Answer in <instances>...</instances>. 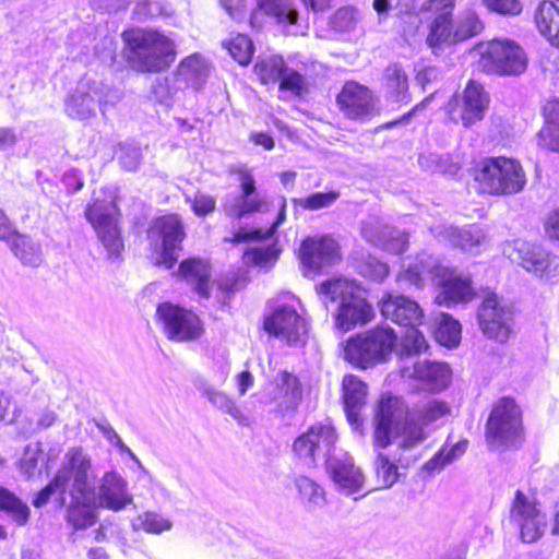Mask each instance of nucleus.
<instances>
[{
  "instance_id": "nucleus-9",
  "label": "nucleus",
  "mask_w": 559,
  "mask_h": 559,
  "mask_svg": "<svg viewBox=\"0 0 559 559\" xmlns=\"http://www.w3.org/2000/svg\"><path fill=\"white\" fill-rule=\"evenodd\" d=\"M104 199H93L87 203L84 216L106 251L109 260L121 258L124 251V239L121 226L120 210Z\"/></svg>"
},
{
  "instance_id": "nucleus-64",
  "label": "nucleus",
  "mask_w": 559,
  "mask_h": 559,
  "mask_svg": "<svg viewBox=\"0 0 559 559\" xmlns=\"http://www.w3.org/2000/svg\"><path fill=\"white\" fill-rule=\"evenodd\" d=\"M372 8L380 21L386 20L392 9L391 0H373Z\"/></svg>"
},
{
  "instance_id": "nucleus-41",
  "label": "nucleus",
  "mask_w": 559,
  "mask_h": 559,
  "mask_svg": "<svg viewBox=\"0 0 559 559\" xmlns=\"http://www.w3.org/2000/svg\"><path fill=\"white\" fill-rule=\"evenodd\" d=\"M170 16L166 5L159 0H139L132 10V20L146 23Z\"/></svg>"
},
{
  "instance_id": "nucleus-48",
  "label": "nucleus",
  "mask_w": 559,
  "mask_h": 559,
  "mask_svg": "<svg viewBox=\"0 0 559 559\" xmlns=\"http://www.w3.org/2000/svg\"><path fill=\"white\" fill-rule=\"evenodd\" d=\"M402 440L399 443V449L405 450L414 447L426 439V432L423 426L414 420L404 423L401 429Z\"/></svg>"
},
{
  "instance_id": "nucleus-40",
  "label": "nucleus",
  "mask_w": 559,
  "mask_h": 559,
  "mask_svg": "<svg viewBox=\"0 0 559 559\" xmlns=\"http://www.w3.org/2000/svg\"><path fill=\"white\" fill-rule=\"evenodd\" d=\"M462 334L461 323L449 313H441L436 329L437 341L449 348L460 344Z\"/></svg>"
},
{
  "instance_id": "nucleus-16",
  "label": "nucleus",
  "mask_w": 559,
  "mask_h": 559,
  "mask_svg": "<svg viewBox=\"0 0 559 559\" xmlns=\"http://www.w3.org/2000/svg\"><path fill=\"white\" fill-rule=\"evenodd\" d=\"M481 301L477 308V320L483 333L498 343H506L511 335L510 310L502 298L489 287L480 289Z\"/></svg>"
},
{
  "instance_id": "nucleus-6",
  "label": "nucleus",
  "mask_w": 559,
  "mask_h": 559,
  "mask_svg": "<svg viewBox=\"0 0 559 559\" xmlns=\"http://www.w3.org/2000/svg\"><path fill=\"white\" fill-rule=\"evenodd\" d=\"M474 180L489 195H511L526 185V174L521 162L513 157H485L473 168Z\"/></svg>"
},
{
  "instance_id": "nucleus-19",
  "label": "nucleus",
  "mask_w": 559,
  "mask_h": 559,
  "mask_svg": "<svg viewBox=\"0 0 559 559\" xmlns=\"http://www.w3.org/2000/svg\"><path fill=\"white\" fill-rule=\"evenodd\" d=\"M455 7L456 0L424 1L421 11L432 15L426 36V44L431 49L441 48L445 44H454Z\"/></svg>"
},
{
  "instance_id": "nucleus-23",
  "label": "nucleus",
  "mask_w": 559,
  "mask_h": 559,
  "mask_svg": "<svg viewBox=\"0 0 559 559\" xmlns=\"http://www.w3.org/2000/svg\"><path fill=\"white\" fill-rule=\"evenodd\" d=\"M341 390L346 419L354 430L361 432L364 420L360 412L366 405L368 384L358 376L347 373L342 379Z\"/></svg>"
},
{
  "instance_id": "nucleus-38",
  "label": "nucleus",
  "mask_w": 559,
  "mask_h": 559,
  "mask_svg": "<svg viewBox=\"0 0 559 559\" xmlns=\"http://www.w3.org/2000/svg\"><path fill=\"white\" fill-rule=\"evenodd\" d=\"M276 84L280 92L295 98H304L309 93V83L306 75L288 66Z\"/></svg>"
},
{
  "instance_id": "nucleus-3",
  "label": "nucleus",
  "mask_w": 559,
  "mask_h": 559,
  "mask_svg": "<svg viewBox=\"0 0 559 559\" xmlns=\"http://www.w3.org/2000/svg\"><path fill=\"white\" fill-rule=\"evenodd\" d=\"M317 293L338 301L334 316V326L342 332H349L364 326L376 318L371 302L365 296L362 286L346 277H333L321 282Z\"/></svg>"
},
{
  "instance_id": "nucleus-55",
  "label": "nucleus",
  "mask_w": 559,
  "mask_h": 559,
  "mask_svg": "<svg viewBox=\"0 0 559 559\" xmlns=\"http://www.w3.org/2000/svg\"><path fill=\"white\" fill-rule=\"evenodd\" d=\"M212 402L214 404H217L222 411L229 414L235 419H237V420L243 419V415H242L240 408L238 407L236 402L233 399H230L228 395L221 393V392H216V393H214V395L212 397Z\"/></svg>"
},
{
  "instance_id": "nucleus-35",
  "label": "nucleus",
  "mask_w": 559,
  "mask_h": 559,
  "mask_svg": "<svg viewBox=\"0 0 559 559\" xmlns=\"http://www.w3.org/2000/svg\"><path fill=\"white\" fill-rule=\"evenodd\" d=\"M0 511L11 516L17 526H25L31 519V509L15 492L0 486Z\"/></svg>"
},
{
  "instance_id": "nucleus-63",
  "label": "nucleus",
  "mask_w": 559,
  "mask_h": 559,
  "mask_svg": "<svg viewBox=\"0 0 559 559\" xmlns=\"http://www.w3.org/2000/svg\"><path fill=\"white\" fill-rule=\"evenodd\" d=\"M478 243L479 240L475 239L473 235L467 230L460 231L456 236V246L462 250H469Z\"/></svg>"
},
{
  "instance_id": "nucleus-1",
  "label": "nucleus",
  "mask_w": 559,
  "mask_h": 559,
  "mask_svg": "<svg viewBox=\"0 0 559 559\" xmlns=\"http://www.w3.org/2000/svg\"><path fill=\"white\" fill-rule=\"evenodd\" d=\"M91 457L81 447H72L49 483L33 498L35 508L47 504L53 493L67 506L66 521L73 531H84L98 520L95 488L90 481Z\"/></svg>"
},
{
  "instance_id": "nucleus-58",
  "label": "nucleus",
  "mask_w": 559,
  "mask_h": 559,
  "mask_svg": "<svg viewBox=\"0 0 559 559\" xmlns=\"http://www.w3.org/2000/svg\"><path fill=\"white\" fill-rule=\"evenodd\" d=\"M546 236L559 242V209L552 210L544 221Z\"/></svg>"
},
{
  "instance_id": "nucleus-49",
  "label": "nucleus",
  "mask_w": 559,
  "mask_h": 559,
  "mask_svg": "<svg viewBox=\"0 0 559 559\" xmlns=\"http://www.w3.org/2000/svg\"><path fill=\"white\" fill-rule=\"evenodd\" d=\"M481 3L489 12L502 16H518L523 11L521 0H481Z\"/></svg>"
},
{
  "instance_id": "nucleus-62",
  "label": "nucleus",
  "mask_w": 559,
  "mask_h": 559,
  "mask_svg": "<svg viewBox=\"0 0 559 559\" xmlns=\"http://www.w3.org/2000/svg\"><path fill=\"white\" fill-rule=\"evenodd\" d=\"M250 141L254 145L262 146L266 151H272L275 147L274 139L266 132L251 133Z\"/></svg>"
},
{
  "instance_id": "nucleus-59",
  "label": "nucleus",
  "mask_w": 559,
  "mask_h": 559,
  "mask_svg": "<svg viewBox=\"0 0 559 559\" xmlns=\"http://www.w3.org/2000/svg\"><path fill=\"white\" fill-rule=\"evenodd\" d=\"M447 466L444 460L440 456L439 452L435 453L433 456L428 460L423 466L421 472L426 476L433 475L441 472Z\"/></svg>"
},
{
  "instance_id": "nucleus-14",
  "label": "nucleus",
  "mask_w": 559,
  "mask_h": 559,
  "mask_svg": "<svg viewBox=\"0 0 559 559\" xmlns=\"http://www.w3.org/2000/svg\"><path fill=\"white\" fill-rule=\"evenodd\" d=\"M337 440L338 435L332 424L314 423L293 441L292 453L297 462L314 467L317 457L332 452Z\"/></svg>"
},
{
  "instance_id": "nucleus-37",
  "label": "nucleus",
  "mask_w": 559,
  "mask_h": 559,
  "mask_svg": "<svg viewBox=\"0 0 559 559\" xmlns=\"http://www.w3.org/2000/svg\"><path fill=\"white\" fill-rule=\"evenodd\" d=\"M298 498L309 509L322 507L326 502L322 487L308 476H299L295 479Z\"/></svg>"
},
{
  "instance_id": "nucleus-56",
  "label": "nucleus",
  "mask_w": 559,
  "mask_h": 559,
  "mask_svg": "<svg viewBox=\"0 0 559 559\" xmlns=\"http://www.w3.org/2000/svg\"><path fill=\"white\" fill-rule=\"evenodd\" d=\"M21 233L14 223L9 218L7 213L0 209V240L9 245Z\"/></svg>"
},
{
  "instance_id": "nucleus-2",
  "label": "nucleus",
  "mask_w": 559,
  "mask_h": 559,
  "mask_svg": "<svg viewBox=\"0 0 559 559\" xmlns=\"http://www.w3.org/2000/svg\"><path fill=\"white\" fill-rule=\"evenodd\" d=\"M121 39L123 58L138 73L165 72L178 56L175 40L158 28L128 27Z\"/></svg>"
},
{
  "instance_id": "nucleus-18",
  "label": "nucleus",
  "mask_w": 559,
  "mask_h": 559,
  "mask_svg": "<svg viewBox=\"0 0 559 559\" xmlns=\"http://www.w3.org/2000/svg\"><path fill=\"white\" fill-rule=\"evenodd\" d=\"M230 174L240 180V193L223 203L222 210L226 217L239 221L246 216L261 213L266 206V200L258 193L257 180L245 166L234 167Z\"/></svg>"
},
{
  "instance_id": "nucleus-17",
  "label": "nucleus",
  "mask_w": 559,
  "mask_h": 559,
  "mask_svg": "<svg viewBox=\"0 0 559 559\" xmlns=\"http://www.w3.org/2000/svg\"><path fill=\"white\" fill-rule=\"evenodd\" d=\"M539 502L534 492L518 489L510 506V520L520 530L524 543H534L543 535L546 515L538 508Z\"/></svg>"
},
{
  "instance_id": "nucleus-51",
  "label": "nucleus",
  "mask_w": 559,
  "mask_h": 559,
  "mask_svg": "<svg viewBox=\"0 0 559 559\" xmlns=\"http://www.w3.org/2000/svg\"><path fill=\"white\" fill-rule=\"evenodd\" d=\"M177 72L186 78H203L205 68L202 58L198 53L183 58L177 67Z\"/></svg>"
},
{
  "instance_id": "nucleus-42",
  "label": "nucleus",
  "mask_w": 559,
  "mask_h": 559,
  "mask_svg": "<svg viewBox=\"0 0 559 559\" xmlns=\"http://www.w3.org/2000/svg\"><path fill=\"white\" fill-rule=\"evenodd\" d=\"M483 29L484 23L478 14L474 11H468L459 19L456 24L454 23V44L475 37L479 35Z\"/></svg>"
},
{
  "instance_id": "nucleus-13",
  "label": "nucleus",
  "mask_w": 559,
  "mask_h": 559,
  "mask_svg": "<svg viewBox=\"0 0 559 559\" xmlns=\"http://www.w3.org/2000/svg\"><path fill=\"white\" fill-rule=\"evenodd\" d=\"M262 330L287 346H298L306 343L309 324L294 306L283 304L263 314Z\"/></svg>"
},
{
  "instance_id": "nucleus-44",
  "label": "nucleus",
  "mask_w": 559,
  "mask_h": 559,
  "mask_svg": "<svg viewBox=\"0 0 559 559\" xmlns=\"http://www.w3.org/2000/svg\"><path fill=\"white\" fill-rule=\"evenodd\" d=\"M281 249L276 243L266 247H254L243 253V260L247 265L259 267H270L280 258Z\"/></svg>"
},
{
  "instance_id": "nucleus-11",
  "label": "nucleus",
  "mask_w": 559,
  "mask_h": 559,
  "mask_svg": "<svg viewBox=\"0 0 559 559\" xmlns=\"http://www.w3.org/2000/svg\"><path fill=\"white\" fill-rule=\"evenodd\" d=\"M296 257L305 276L320 275L343 259L341 245L331 234L306 236L300 241Z\"/></svg>"
},
{
  "instance_id": "nucleus-26",
  "label": "nucleus",
  "mask_w": 559,
  "mask_h": 559,
  "mask_svg": "<svg viewBox=\"0 0 559 559\" xmlns=\"http://www.w3.org/2000/svg\"><path fill=\"white\" fill-rule=\"evenodd\" d=\"M543 126L537 133L538 145L559 152V97L546 102L542 108Z\"/></svg>"
},
{
  "instance_id": "nucleus-28",
  "label": "nucleus",
  "mask_w": 559,
  "mask_h": 559,
  "mask_svg": "<svg viewBox=\"0 0 559 559\" xmlns=\"http://www.w3.org/2000/svg\"><path fill=\"white\" fill-rule=\"evenodd\" d=\"M329 474L333 483L347 493L359 491L365 484L361 469L350 459L335 461L330 466Z\"/></svg>"
},
{
  "instance_id": "nucleus-36",
  "label": "nucleus",
  "mask_w": 559,
  "mask_h": 559,
  "mask_svg": "<svg viewBox=\"0 0 559 559\" xmlns=\"http://www.w3.org/2000/svg\"><path fill=\"white\" fill-rule=\"evenodd\" d=\"M99 499L103 507L112 511H120L131 502V498L126 493L124 483L114 477L111 480L105 478L100 486Z\"/></svg>"
},
{
  "instance_id": "nucleus-46",
  "label": "nucleus",
  "mask_w": 559,
  "mask_h": 559,
  "mask_svg": "<svg viewBox=\"0 0 559 559\" xmlns=\"http://www.w3.org/2000/svg\"><path fill=\"white\" fill-rule=\"evenodd\" d=\"M401 408V400L396 396L382 395L377 404L374 420L393 424Z\"/></svg>"
},
{
  "instance_id": "nucleus-5",
  "label": "nucleus",
  "mask_w": 559,
  "mask_h": 559,
  "mask_svg": "<svg viewBox=\"0 0 559 559\" xmlns=\"http://www.w3.org/2000/svg\"><path fill=\"white\" fill-rule=\"evenodd\" d=\"M484 439L490 449L511 450L524 441L523 409L513 396L498 397L489 408Z\"/></svg>"
},
{
  "instance_id": "nucleus-50",
  "label": "nucleus",
  "mask_w": 559,
  "mask_h": 559,
  "mask_svg": "<svg viewBox=\"0 0 559 559\" xmlns=\"http://www.w3.org/2000/svg\"><path fill=\"white\" fill-rule=\"evenodd\" d=\"M450 411L445 401L431 400L420 409L418 418L423 425H428L447 416Z\"/></svg>"
},
{
  "instance_id": "nucleus-53",
  "label": "nucleus",
  "mask_w": 559,
  "mask_h": 559,
  "mask_svg": "<svg viewBox=\"0 0 559 559\" xmlns=\"http://www.w3.org/2000/svg\"><path fill=\"white\" fill-rule=\"evenodd\" d=\"M192 212L200 217L206 216L215 211L216 199L204 192H197L190 200Z\"/></svg>"
},
{
  "instance_id": "nucleus-31",
  "label": "nucleus",
  "mask_w": 559,
  "mask_h": 559,
  "mask_svg": "<svg viewBox=\"0 0 559 559\" xmlns=\"http://www.w3.org/2000/svg\"><path fill=\"white\" fill-rule=\"evenodd\" d=\"M13 255L28 267H38L43 262L40 245L34 241L28 235L20 234L9 245Z\"/></svg>"
},
{
  "instance_id": "nucleus-34",
  "label": "nucleus",
  "mask_w": 559,
  "mask_h": 559,
  "mask_svg": "<svg viewBox=\"0 0 559 559\" xmlns=\"http://www.w3.org/2000/svg\"><path fill=\"white\" fill-rule=\"evenodd\" d=\"M257 7L278 24L296 25L299 12L290 0H255Z\"/></svg>"
},
{
  "instance_id": "nucleus-47",
  "label": "nucleus",
  "mask_w": 559,
  "mask_h": 559,
  "mask_svg": "<svg viewBox=\"0 0 559 559\" xmlns=\"http://www.w3.org/2000/svg\"><path fill=\"white\" fill-rule=\"evenodd\" d=\"M138 520L139 528L148 534H160L171 528V522L155 512H144Z\"/></svg>"
},
{
  "instance_id": "nucleus-57",
  "label": "nucleus",
  "mask_w": 559,
  "mask_h": 559,
  "mask_svg": "<svg viewBox=\"0 0 559 559\" xmlns=\"http://www.w3.org/2000/svg\"><path fill=\"white\" fill-rule=\"evenodd\" d=\"M467 442H456L455 444H444L438 451L440 456L444 460L445 464L452 463L455 459L461 456L466 450Z\"/></svg>"
},
{
  "instance_id": "nucleus-25",
  "label": "nucleus",
  "mask_w": 559,
  "mask_h": 559,
  "mask_svg": "<svg viewBox=\"0 0 559 559\" xmlns=\"http://www.w3.org/2000/svg\"><path fill=\"white\" fill-rule=\"evenodd\" d=\"M274 399L285 409L295 411L302 401L304 388L298 376L281 370L273 381Z\"/></svg>"
},
{
  "instance_id": "nucleus-52",
  "label": "nucleus",
  "mask_w": 559,
  "mask_h": 559,
  "mask_svg": "<svg viewBox=\"0 0 559 559\" xmlns=\"http://www.w3.org/2000/svg\"><path fill=\"white\" fill-rule=\"evenodd\" d=\"M429 345L425 335L417 328L411 329L404 336V349L407 354L419 355L428 349Z\"/></svg>"
},
{
  "instance_id": "nucleus-21",
  "label": "nucleus",
  "mask_w": 559,
  "mask_h": 559,
  "mask_svg": "<svg viewBox=\"0 0 559 559\" xmlns=\"http://www.w3.org/2000/svg\"><path fill=\"white\" fill-rule=\"evenodd\" d=\"M175 275L202 299H209L212 296L213 288V266L209 259L192 255L182 259Z\"/></svg>"
},
{
  "instance_id": "nucleus-12",
  "label": "nucleus",
  "mask_w": 559,
  "mask_h": 559,
  "mask_svg": "<svg viewBox=\"0 0 559 559\" xmlns=\"http://www.w3.org/2000/svg\"><path fill=\"white\" fill-rule=\"evenodd\" d=\"M155 317L170 342H195L205 332L203 321L197 312L170 301L158 304Z\"/></svg>"
},
{
  "instance_id": "nucleus-27",
  "label": "nucleus",
  "mask_w": 559,
  "mask_h": 559,
  "mask_svg": "<svg viewBox=\"0 0 559 559\" xmlns=\"http://www.w3.org/2000/svg\"><path fill=\"white\" fill-rule=\"evenodd\" d=\"M416 461V455L407 457L400 454L397 457L391 459L388 454L380 452L374 457L373 471L381 487L390 488L399 481V469H407Z\"/></svg>"
},
{
  "instance_id": "nucleus-43",
  "label": "nucleus",
  "mask_w": 559,
  "mask_h": 559,
  "mask_svg": "<svg viewBox=\"0 0 559 559\" xmlns=\"http://www.w3.org/2000/svg\"><path fill=\"white\" fill-rule=\"evenodd\" d=\"M340 195L341 193L336 190L314 192L305 198H294L292 203L302 211H318L331 206L338 200Z\"/></svg>"
},
{
  "instance_id": "nucleus-7",
  "label": "nucleus",
  "mask_w": 559,
  "mask_h": 559,
  "mask_svg": "<svg viewBox=\"0 0 559 559\" xmlns=\"http://www.w3.org/2000/svg\"><path fill=\"white\" fill-rule=\"evenodd\" d=\"M153 264L171 270L178 262V252L187 238L185 222L178 213H165L154 217L147 229Z\"/></svg>"
},
{
  "instance_id": "nucleus-15",
  "label": "nucleus",
  "mask_w": 559,
  "mask_h": 559,
  "mask_svg": "<svg viewBox=\"0 0 559 559\" xmlns=\"http://www.w3.org/2000/svg\"><path fill=\"white\" fill-rule=\"evenodd\" d=\"M340 112L350 121L366 122L380 115L372 91L355 80H347L335 95Z\"/></svg>"
},
{
  "instance_id": "nucleus-8",
  "label": "nucleus",
  "mask_w": 559,
  "mask_h": 559,
  "mask_svg": "<svg viewBox=\"0 0 559 559\" xmlns=\"http://www.w3.org/2000/svg\"><path fill=\"white\" fill-rule=\"evenodd\" d=\"M478 62L486 74L516 78L524 74L530 58L524 47L508 37H496L476 46Z\"/></svg>"
},
{
  "instance_id": "nucleus-10",
  "label": "nucleus",
  "mask_w": 559,
  "mask_h": 559,
  "mask_svg": "<svg viewBox=\"0 0 559 559\" xmlns=\"http://www.w3.org/2000/svg\"><path fill=\"white\" fill-rule=\"evenodd\" d=\"M489 104L490 95L484 84L469 79L462 92L451 95L443 110L449 121L469 128L484 119Z\"/></svg>"
},
{
  "instance_id": "nucleus-29",
  "label": "nucleus",
  "mask_w": 559,
  "mask_h": 559,
  "mask_svg": "<svg viewBox=\"0 0 559 559\" xmlns=\"http://www.w3.org/2000/svg\"><path fill=\"white\" fill-rule=\"evenodd\" d=\"M412 377L435 390H442L451 380V369L443 362L420 360L414 364Z\"/></svg>"
},
{
  "instance_id": "nucleus-32",
  "label": "nucleus",
  "mask_w": 559,
  "mask_h": 559,
  "mask_svg": "<svg viewBox=\"0 0 559 559\" xmlns=\"http://www.w3.org/2000/svg\"><path fill=\"white\" fill-rule=\"evenodd\" d=\"M538 33L547 40L559 29V8L552 0H540L533 13Z\"/></svg>"
},
{
  "instance_id": "nucleus-45",
  "label": "nucleus",
  "mask_w": 559,
  "mask_h": 559,
  "mask_svg": "<svg viewBox=\"0 0 559 559\" xmlns=\"http://www.w3.org/2000/svg\"><path fill=\"white\" fill-rule=\"evenodd\" d=\"M66 111L72 119H88L94 115L92 98L87 94L72 95L66 103Z\"/></svg>"
},
{
  "instance_id": "nucleus-30",
  "label": "nucleus",
  "mask_w": 559,
  "mask_h": 559,
  "mask_svg": "<svg viewBox=\"0 0 559 559\" xmlns=\"http://www.w3.org/2000/svg\"><path fill=\"white\" fill-rule=\"evenodd\" d=\"M286 67L287 62L283 56L272 53L259 57L253 64L252 72L261 85L271 86L278 82Z\"/></svg>"
},
{
  "instance_id": "nucleus-39",
  "label": "nucleus",
  "mask_w": 559,
  "mask_h": 559,
  "mask_svg": "<svg viewBox=\"0 0 559 559\" xmlns=\"http://www.w3.org/2000/svg\"><path fill=\"white\" fill-rule=\"evenodd\" d=\"M223 47L227 49L231 58L241 67L248 66L253 58L254 45L248 35L240 33L233 35L223 43Z\"/></svg>"
},
{
  "instance_id": "nucleus-33",
  "label": "nucleus",
  "mask_w": 559,
  "mask_h": 559,
  "mask_svg": "<svg viewBox=\"0 0 559 559\" xmlns=\"http://www.w3.org/2000/svg\"><path fill=\"white\" fill-rule=\"evenodd\" d=\"M382 81L385 91L392 97L405 104L411 100V95L408 94V78L401 64H389L383 71Z\"/></svg>"
},
{
  "instance_id": "nucleus-4",
  "label": "nucleus",
  "mask_w": 559,
  "mask_h": 559,
  "mask_svg": "<svg viewBox=\"0 0 559 559\" xmlns=\"http://www.w3.org/2000/svg\"><path fill=\"white\" fill-rule=\"evenodd\" d=\"M397 344L390 326L376 325L350 335L341 344L343 359L357 369L367 370L385 362Z\"/></svg>"
},
{
  "instance_id": "nucleus-22",
  "label": "nucleus",
  "mask_w": 559,
  "mask_h": 559,
  "mask_svg": "<svg viewBox=\"0 0 559 559\" xmlns=\"http://www.w3.org/2000/svg\"><path fill=\"white\" fill-rule=\"evenodd\" d=\"M381 314L392 322L414 329L424 322V311L413 299L404 295H394L386 293L382 296L379 304Z\"/></svg>"
},
{
  "instance_id": "nucleus-61",
  "label": "nucleus",
  "mask_w": 559,
  "mask_h": 559,
  "mask_svg": "<svg viewBox=\"0 0 559 559\" xmlns=\"http://www.w3.org/2000/svg\"><path fill=\"white\" fill-rule=\"evenodd\" d=\"M222 7L234 19H239L246 11V3L243 0H219Z\"/></svg>"
},
{
  "instance_id": "nucleus-54",
  "label": "nucleus",
  "mask_w": 559,
  "mask_h": 559,
  "mask_svg": "<svg viewBox=\"0 0 559 559\" xmlns=\"http://www.w3.org/2000/svg\"><path fill=\"white\" fill-rule=\"evenodd\" d=\"M391 430L392 424L374 420L372 441L373 445L380 449H384L391 443Z\"/></svg>"
},
{
  "instance_id": "nucleus-24",
  "label": "nucleus",
  "mask_w": 559,
  "mask_h": 559,
  "mask_svg": "<svg viewBox=\"0 0 559 559\" xmlns=\"http://www.w3.org/2000/svg\"><path fill=\"white\" fill-rule=\"evenodd\" d=\"M440 292L436 297L438 305L452 306L468 304L477 297L471 277L463 276L453 270H443L439 281Z\"/></svg>"
},
{
  "instance_id": "nucleus-60",
  "label": "nucleus",
  "mask_w": 559,
  "mask_h": 559,
  "mask_svg": "<svg viewBox=\"0 0 559 559\" xmlns=\"http://www.w3.org/2000/svg\"><path fill=\"white\" fill-rule=\"evenodd\" d=\"M447 466L444 460L440 456L439 452L435 453L433 456L428 460L423 466L421 472L426 476L433 475L441 472Z\"/></svg>"
},
{
  "instance_id": "nucleus-20",
  "label": "nucleus",
  "mask_w": 559,
  "mask_h": 559,
  "mask_svg": "<svg viewBox=\"0 0 559 559\" xmlns=\"http://www.w3.org/2000/svg\"><path fill=\"white\" fill-rule=\"evenodd\" d=\"M509 258L537 277H550L558 271L557 258L542 246L524 240H514Z\"/></svg>"
}]
</instances>
